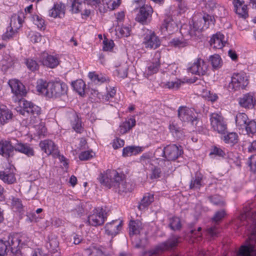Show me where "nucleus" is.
I'll list each match as a JSON object with an SVG mask.
<instances>
[{
    "instance_id": "nucleus-1",
    "label": "nucleus",
    "mask_w": 256,
    "mask_h": 256,
    "mask_svg": "<svg viewBox=\"0 0 256 256\" xmlns=\"http://www.w3.org/2000/svg\"><path fill=\"white\" fill-rule=\"evenodd\" d=\"M8 84L11 88L12 92L19 100V106L16 108V110L23 116L32 114L34 116H38L40 113V108L22 98L26 94L24 86L18 80L14 79L8 82Z\"/></svg>"
},
{
    "instance_id": "nucleus-2",
    "label": "nucleus",
    "mask_w": 256,
    "mask_h": 256,
    "mask_svg": "<svg viewBox=\"0 0 256 256\" xmlns=\"http://www.w3.org/2000/svg\"><path fill=\"white\" fill-rule=\"evenodd\" d=\"M99 181L108 188H112L120 194L126 193L132 190V184L126 180V176L116 170H108L105 174H101Z\"/></svg>"
},
{
    "instance_id": "nucleus-3",
    "label": "nucleus",
    "mask_w": 256,
    "mask_h": 256,
    "mask_svg": "<svg viewBox=\"0 0 256 256\" xmlns=\"http://www.w3.org/2000/svg\"><path fill=\"white\" fill-rule=\"evenodd\" d=\"M37 91L48 98H59L66 93V84L61 81L46 82L42 80L38 81Z\"/></svg>"
},
{
    "instance_id": "nucleus-4",
    "label": "nucleus",
    "mask_w": 256,
    "mask_h": 256,
    "mask_svg": "<svg viewBox=\"0 0 256 256\" xmlns=\"http://www.w3.org/2000/svg\"><path fill=\"white\" fill-rule=\"evenodd\" d=\"M14 150L23 153L28 156L34 155V151L26 144H22L18 140H2L0 141V154L4 157L9 158L14 154Z\"/></svg>"
},
{
    "instance_id": "nucleus-5",
    "label": "nucleus",
    "mask_w": 256,
    "mask_h": 256,
    "mask_svg": "<svg viewBox=\"0 0 256 256\" xmlns=\"http://www.w3.org/2000/svg\"><path fill=\"white\" fill-rule=\"evenodd\" d=\"M210 120L212 130L220 134H224L227 130V124L220 114L214 112L210 114Z\"/></svg>"
},
{
    "instance_id": "nucleus-6",
    "label": "nucleus",
    "mask_w": 256,
    "mask_h": 256,
    "mask_svg": "<svg viewBox=\"0 0 256 256\" xmlns=\"http://www.w3.org/2000/svg\"><path fill=\"white\" fill-rule=\"evenodd\" d=\"M178 117L181 121L190 122L194 126H196L199 122L194 109L186 106H182L178 108Z\"/></svg>"
},
{
    "instance_id": "nucleus-7",
    "label": "nucleus",
    "mask_w": 256,
    "mask_h": 256,
    "mask_svg": "<svg viewBox=\"0 0 256 256\" xmlns=\"http://www.w3.org/2000/svg\"><path fill=\"white\" fill-rule=\"evenodd\" d=\"M188 72L199 76H208L210 70L208 64L202 58H198L188 68Z\"/></svg>"
},
{
    "instance_id": "nucleus-8",
    "label": "nucleus",
    "mask_w": 256,
    "mask_h": 256,
    "mask_svg": "<svg viewBox=\"0 0 256 256\" xmlns=\"http://www.w3.org/2000/svg\"><path fill=\"white\" fill-rule=\"evenodd\" d=\"M248 84V80L244 75L239 74H234L228 85V89L230 92L236 91L244 88Z\"/></svg>"
},
{
    "instance_id": "nucleus-9",
    "label": "nucleus",
    "mask_w": 256,
    "mask_h": 256,
    "mask_svg": "<svg viewBox=\"0 0 256 256\" xmlns=\"http://www.w3.org/2000/svg\"><path fill=\"white\" fill-rule=\"evenodd\" d=\"M104 214L106 213L102 208H95L93 210V214L88 216V222L90 225L94 226L102 225L106 218Z\"/></svg>"
},
{
    "instance_id": "nucleus-10",
    "label": "nucleus",
    "mask_w": 256,
    "mask_h": 256,
    "mask_svg": "<svg viewBox=\"0 0 256 256\" xmlns=\"http://www.w3.org/2000/svg\"><path fill=\"white\" fill-rule=\"evenodd\" d=\"M178 30V26L172 16L170 15L166 16L160 28L162 34L164 36L170 35L177 31Z\"/></svg>"
},
{
    "instance_id": "nucleus-11",
    "label": "nucleus",
    "mask_w": 256,
    "mask_h": 256,
    "mask_svg": "<svg viewBox=\"0 0 256 256\" xmlns=\"http://www.w3.org/2000/svg\"><path fill=\"white\" fill-rule=\"evenodd\" d=\"M214 16L209 14H204L194 22L193 28L196 31L201 32L208 28L210 25H214Z\"/></svg>"
},
{
    "instance_id": "nucleus-12",
    "label": "nucleus",
    "mask_w": 256,
    "mask_h": 256,
    "mask_svg": "<svg viewBox=\"0 0 256 256\" xmlns=\"http://www.w3.org/2000/svg\"><path fill=\"white\" fill-rule=\"evenodd\" d=\"M66 122L70 124L74 131L78 133H82L83 130L82 121L76 112L72 110L67 113Z\"/></svg>"
},
{
    "instance_id": "nucleus-13",
    "label": "nucleus",
    "mask_w": 256,
    "mask_h": 256,
    "mask_svg": "<svg viewBox=\"0 0 256 256\" xmlns=\"http://www.w3.org/2000/svg\"><path fill=\"white\" fill-rule=\"evenodd\" d=\"M145 34V48L156 49L160 46L161 42L154 31L148 29Z\"/></svg>"
},
{
    "instance_id": "nucleus-14",
    "label": "nucleus",
    "mask_w": 256,
    "mask_h": 256,
    "mask_svg": "<svg viewBox=\"0 0 256 256\" xmlns=\"http://www.w3.org/2000/svg\"><path fill=\"white\" fill-rule=\"evenodd\" d=\"M133 10L135 14L134 20L136 22L144 24V2L143 0H134Z\"/></svg>"
},
{
    "instance_id": "nucleus-15",
    "label": "nucleus",
    "mask_w": 256,
    "mask_h": 256,
    "mask_svg": "<svg viewBox=\"0 0 256 256\" xmlns=\"http://www.w3.org/2000/svg\"><path fill=\"white\" fill-rule=\"evenodd\" d=\"M21 240L20 235L18 234H10L8 236L6 242L11 253L16 254L20 252Z\"/></svg>"
},
{
    "instance_id": "nucleus-16",
    "label": "nucleus",
    "mask_w": 256,
    "mask_h": 256,
    "mask_svg": "<svg viewBox=\"0 0 256 256\" xmlns=\"http://www.w3.org/2000/svg\"><path fill=\"white\" fill-rule=\"evenodd\" d=\"M182 153L181 146L178 147L176 144L168 146L164 149V154L168 160H174Z\"/></svg>"
},
{
    "instance_id": "nucleus-17",
    "label": "nucleus",
    "mask_w": 256,
    "mask_h": 256,
    "mask_svg": "<svg viewBox=\"0 0 256 256\" xmlns=\"http://www.w3.org/2000/svg\"><path fill=\"white\" fill-rule=\"evenodd\" d=\"M178 243V238L176 236H173L158 246L153 254H156L160 252L170 250L176 247Z\"/></svg>"
},
{
    "instance_id": "nucleus-18",
    "label": "nucleus",
    "mask_w": 256,
    "mask_h": 256,
    "mask_svg": "<svg viewBox=\"0 0 256 256\" xmlns=\"http://www.w3.org/2000/svg\"><path fill=\"white\" fill-rule=\"evenodd\" d=\"M39 146L42 150L48 155L56 156L58 154L57 147L52 140H46L41 141Z\"/></svg>"
},
{
    "instance_id": "nucleus-19",
    "label": "nucleus",
    "mask_w": 256,
    "mask_h": 256,
    "mask_svg": "<svg viewBox=\"0 0 256 256\" xmlns=\"http://www.w3.org/2000/svg\"><path fill=\"white\" fill-rule=\"evenodd\" d=\"M238 103L242 108H252L256 103V100L252 94L248 93L239 98Z\"/></svg>"
},
{
    "instance_id": "nucleus-20",
    "label": "nucleus",
    "mask_w": 256,
    "mask_h": 256,
    "mask_svg": "<svg viewBox=\"0 0 256 256\" xmlns=\"http://www.w3.org/2000/svg\"><path fill=\"white\" fill-rule=\"evenodd\" d=\"M224 36L220 32L213 34L210 40V45L214 49L222 48L226 44Z\"/></svg>"
},
{
    "instance_id": "nucleus-21",
    "label": "nucleus",
    "mask_w": 256,
    "mask_h": 256,
    "mask_svg": "<svg viewBox=\"0 0 256 256\" xmlns=\"http://www.w3.org/2000/svg\"><path fill=\"white\" fill-rule=\"evenodd\" d=\"M66 6L64 4L60 2L55 4L52 9L49 10L48 14L54 18H62L65 14Z\"/></svg>"
},
{
    "instance_id": "nucleus-22",
    "label": "nucleus",
    "mask_w": 256,
    "mask_h": 256,
    "mask_svg": "<svg viewBox=\"0 0 256 256\" xmlns=\"http://www.w3.org/2000/svg\"><path fill=\"white\" fill-rule=\"evenodd\" d=\"M121 227V222L118 220H112L106 224L105 226L106 234L109 236H114L118 234Z\"/></svg>"
},
{
    "instance_id": "nucleus-23",
    "label": "nucleus",
    "mask_w": 256,
    "mask_h": 256,
    "mask_svg": "<svg viewBox=\"0 0 256 256\" xmlns=\"http://www.w3.org/2000/svg\"><path fill=\"white\" fill-rule=\"evenodd\" d=\"M0 179L8 184H14L16 180V178L13 170L7 168L4 170L0 171Z\"/></svg>"
},
{
    "instance_id": "nucleus-24",
    "label": "nucleus",
    "mask_w": 256,
    "mask_h": 256,
    "mask_svg": "<svg viewBox=\"0 0 256 256\" xmlns=\"http://www.w3.org/2000/svg\"><path fill=\"white\" fill-rule=\"evenodd\" d=\"M40 62L44 66L52 68L56 67L59 64V61L56 57L47 54H43Z\"/></svg>"
},
{
    "instance_id": "nucleus-25",
    "label": "nucleus",
    "mask_w": 256,
    "mask_h": 256,
    "mask_svg": "<svg viewBox=\"0 0 256 256\" xmlns=\"http://www.w3.org/2000/svg\"><path fill=\"white\" fill-rule=\"evenodd\" d=\"M142 218H137L136 220L130 221L129 234L130 236L140 234V230H142Z\"/></svg>"
},
{
    "instance_id": "nucleus-26",
    "label": "nucleus",
    "mask_w": 256,
    "mask_h": 256,
    "mask_svg": "<svg viewBox=\"0 0 256 256\" xmlns=\"http://www.w3.org/2000/svg\"><path fill=\"white\" fill-rule=\"evenodd\" d=\"M156 58L149 66H148V75H152L156 73L160 66V54L157 51L155 54Z\"/></svg>"
},
{
    "instance_id": "nucleus-27",
    "label": "nucleus",
    "mask_w": 256,
    "mask_h": 256,
    "mask_svg": "<svg viewBox=\"0 0 256 256\" xmlns=\"http://www.w3.org/2000/svg\"><path fill=\"white\" fill-rule=\"evenodd\" d=\"M232 3L234 5L236 12L240 16L246 18L248 16L246 6L244 4L239 0H234Z\"/></svg>"
},
{
    "instance_id": "nucleus-28",
    "label": "nucleus",
    "mask_w": 256,
    "mask_h": 256,
    "mask_svg": "<svg viewBox=\"0 0 256 256\" xmlns=\"http://www.w3.org/2000/svg\"><path fill=\"white\" fill-rule=\"evenodd\" d=\"M238 256H256V250L253 244L242 246L240 249Z\"/></svg>"
},
{
    "instance_id": "nucleus-29",
    "label": "nucleus",
    "mask_w": 256,
    "mask_h": 256,
    "mask_svg": "<svg viewBox=\"0 0 256 256\" xmlns=\"http://www.w3.org/2000/svg\"><path fill=\"white\" fill-rule=\"evenodd\" d=\"M58 245L59 242L56 237L53 236H48V242L46 244V248L50 252L53 254L58 252Z\"/></svg>"
},
{
    "instance_id": "nucleus-30",
    "label": "nucleus",
    "mask_w": 256,
    "mask_h": 256,
    "mask_svg": "<svg viewBox=\"0 0 256 256\" xmlns=\"http://www.w3.org/2000/svg\"><path fill=\"white\" fill-rule=\"evenodd\" d=\"M248 118L244 113L238 114L235 118L236 124L237 127L240 129L244 128L248 121Z\"/></svg>"
},
{
    "instance_id": "nucleus-31",
    "label": "nucleus",
    "mask_w": 256,
    "mask_h": 256,
    "mask_svg": "<svg viewBox=\"0 0 256 256\" xmlns=\"http://www.w3.org/2000/svg\"><path fill=\"white\" fill-rule=\"evenodd\" d=\"M136 124V120L133 118H130L122 124L119 128L120 132L124 134L130 130Z\"/></svg>"
},
{
    "instance_id": "nucleus-32",
    "label": "nucleus",
    "mask_w": 256,
    "mask_h": 256,
    "mask_svg": "<svg viewBox=\"0 0 256 256\" xmlns=\"http://www.w3.org/2000/svg\"><path fill=\"white\" fill-rule=\"evenodd\" d=\"M24 18V14L22 12L14 14L11 17L10 26L13 25L14 28H19L22 26Z\"/></svg>"
},
{
    "instance_id": "nucleus-33",
    "label": "nucleus",
    "mask_w": 256,
    "mask_h": 256,
    "mask_svg": "<svg viewBox=\"0 0 256 256\" xmlns=\"http://www.w3.org/2000/svg\"><path fill=\"white\" fill-rule=\"evenodd\" d=\"M12 114L7 108H0V122L2 124L6 123L12 118Z\"/></svg>"
},
{
    "instance_id": "nucleus-34",
    "label": "nucleus",
    "mask_w": 256,
    "mask_h": 256,
    "mask_svg": "<svg viewBox=\"0 0 256 256\" xmlns=\"http://www.w3.org/2000/svg\"><path fill=\"white\" fill-rule=\"evenodd\" d=\"M72 86L80 95L82 96L84 94L86 84L82 80H79L72 82Z\"/></svg>"
},
{
    "instance_id": "nucleus-35",
    "label": "nucleus",
    "mask_w": 256,
    "mask_h": 256,
    "mask_svg": "<svg viewBox=\"0 0 256 256\" xmlns=\"http://www.w3.org/2000/svg\"><path fill=\"white\" fill-rule=\"evenodd\" d=\"M70 204L72 210L76 212L78 216H80L84 212V209L82 208V203L80 201H73Z\"/></svg>"
},
{
    "instance_id": "nucleus-36",
    "label": "nucleus",
    "mask_w": 256,
    "mask_h": 256,
    "mask_svg": "<svg viewBox=\"0 0 256 256\" xmlns=\"http://www.w3.org/2000/svg\"><path fill=\"white\" fill-rule=\"evenodd\" d=\"M238 135L236 132H230L224 136V140L226 144L233 146L238 142Z\"/></svg>"
},
{
    "instance_id": "nucleus-37",
    "label": "nucleus",
    "mask_w": 256,
    "mask_h": 256,
    "mask_svg": "<svg viewBox=\"0 0 256 256\" xmlns=\"http://www.w3.org/2000/svg\"><path fill=\"white\" fill-rule=\"evenodd\" d=\"M71 10L72 13L77 14L82 11L83 8H86L83 2H78L77 0H71Z\"/></svg>"
},
{
    "instance_id": "nucleus-38",
    "label": "nucleus",
    "mask_w": 256,
    "mask_h": 256,
    "mask_svg": "<svg viewBox=\"0 0 256 256\" xmlns=\"http://www.w3.org/2000/svg\"><path fill=\"white\" fill-rule=\"evenodd\" d=\"M170 44L175 48H181L186 46L188 45L187 42L184 38H174L170 42Z\"/></svg>"
},
{
    "instance_id": "nucleus-39",
    "label": "nucleus",
    "mask_w": 256,
    "mask_h": 256,
    "mask_svg": "<svg viewBox=\"0 0 256 256\" xmlns=\"http://www.w3.org/2000/svg\"><path fill=\"white\" fill-rule=\"evenodd\" d=\"M169 129L172 135L178 138H181L183 136V132L181 128L178 127L176 124H172L170 125Z\"/></svg>"
},
{
    "instance_id": "nucleus-40",
    "label": "nucleus",
    "mask_w": 256,
    "mask_h": 256,
    "mask_svg": "<svg viewBox=\"0 0 256 256\" xmlns=\"http://www.w3.org/2000/svg\"><path fill=\"white\" fill-rule=\"evenodd\" d=\"M170 226L174 230H180L182 227L180 218L173 217L170 220Z\"/></svg>"
},
{
    "instance_id": "nucleus-41",
    "label": "nucleus",
    "mask_w": 256,
    "mask_h": 256,
    "mask_svg": "<svg viewBox=\"0 0 256 256\" xmlns=\"http://www.w3.org/2000/svg\"><path fill=\"white\" fill-rule=\"evenodd\" d=\"M12 206L14 211L21 212L23 210V206L20 199L12 198Z\"/></svg>"
},
{
    "instance_id": "nucleus-42",
    "label": "nucleus",
    "mask_w": 256,
    "mask_h": 256,
    "mask_svg": "<svg viewBox=\"0 0 256 256\" xmlns=\"http://www.w3.org/2000/svg\"><path fill=\"white\" fill-rule=\"evenodd\" d=\"M202 96L208 101L214 102L218 98V96L216 94L211 92L210 90H204L202 92Z\"/></svg>"
},
{
    "instance_id": "nucleus-43",
    "label": "nucleus",
    "mask_w": 256,
    "mask_h": 256,
    "mask_svg": "<svg viewBox=\"0 0 256 256\" xmlns=\"http://www.w3.org/2000/svg\"><path fill=\"white\" fill-rule=\"evenodd\" d=\"M202 178L200 175L198 176L194 180H192L190 188V189L198 190L200 189L202 186Z\"/></svg>"
},
{
    "instance_id": "nucleus-44",
    "label": "nucleus",
    "mask_w": 256,
    "mask_h": 256,
    "mask_svg": "<svg viewBox=\"0 0 256 256\" xmlns=\"http://www.w3.org/2000/svg\"><path fill=\"white\" fill-rule=\"evenodd\" d=\"M128 66L126 64L120 66L116 70L118 76L121 78H124L128 76Z\"/></svg>"
},
{
    "instance_id": "nucleus-45",
    "label": "nucleus",
    "mask_w": 256,
    "mask_h": 256,
    "mask_svg": "<svg viewBox=\"0 0 256 256\" xmlns=\"http://www.w3.org/2000/svg\"><path fill=\"white\" fill-rule=\"evenodd\" d=\"M211 64L214 68H218L222 65V60L218 54H214L210 57Z\"/></svg>"
},
{
    "instance_id": "nucleus-46",
    "label": "nucleus",
    "mask_w": 256,
    "mask_h": 256,
    "mask_svg": "<svg viewBox=\"0 0 256 256\" xmlns=\"http://www.w3.org/2000/svg\"><path fill=\"white\" fill-rule=\"evenodd\" d=\"M10 252L6 240H0V256H4Z\"/></svg>"
},
{
    "instance_id": "nucleus-47",
    "label": "nucleus",
    "mask_w": 256,
    "mask_h": 256,
    "mask_svg": "<svg viewBox=\"0 0 256 256\" xmlns=\"http://www.w3.org/2000/svg\"><path fill=\"white\" fill-rule=\"evenodd\" d=\"M244 128H246L248 134H254L256 133V122L254 120L248 121L246 126Z\"/></svg>"
},
{
    "instance_id": "nucleus-48",
    "label": "nucleus",
    "mask_w": 256,
    "mask_h": 256,
    "mask_svg": "<svg viewBox=\"0 0 256 256\" xmlns=\"http://www.w3.org/2000/svg\"><path fill=\"white\" fill-rule=\"evenodd\" d=\"M182 82L180 80H176V81L168 82L165 83L164 85L166 88L169 89H178L180 86Z\"/></svg>"
},
{
    "instance_id": "nucleus-49",
    "label": "nucleus",
    "mask_w": 256,
    "mask_h": 256,
    "mask_svg": "<svg viewBox=\"0 0 256 256\" xmlns=\"http://www.w3.org/2000/svg\"><path fill=\"white\" fill-rule=\"evenodd\" d=\"M26 64L28 68L32 71L36 70L38 68V64L37 62L32 59H27Z\"/></svg>"
},
{
    "instance_id": "nucleus-50",
    "label": "nucleus",
    "mask_w": 256,
    "mask_h": 256,
    "mask_svg": "<svg viewBox=\"0 0 256 256\" xmlns=\"http://www.w3.org/2000/svg\"><path fill=\"white\" fill-rule=\"evenodd\" d=\"M152 12L153 10L150 6H145V24L150 22Z\"/></svg>"
},
{
    "instance_id": "nucleus-51",
    "label": "nucleus",
    "mask_w": 256,
    "mask_h": 256,
    "mask_svg": "<svg viewBox=\"0 0 256 256\" xmlns=\"http://www.w3.org/2000/svg\"><path fill=\"white\" fill-rule=\"evenodd\" d=\"M34 22L40 30L44 29V21L39 16H36L34 17Z\"/></svg>"
},
{
    "instance_id": "nucleus-52",
    "label": "nucleus",
    "mask_w": 256,
    "mask_h": 256,
    "mask_svg": "<svg viewBox=\"0 0 256 256\" xmlns=\"http://www.w3.org/2000/svg\"><path fill=\"white\" fill-rule=\"evenodd\" d=\"M209 198L210 202L214 204L217 206H223L224 204V202L219 196H210Z\"/></svg>"
},
{
    "instance_id": "nucleus-53",
    "label": "nucleus",
    "mask_w": 256,
    "mask_h": 256,
    "mask_svg": "<svg viewBox=\"0 0 256 256\" xmlns=\"http://www.w3.org/2000/svg\"><path fill=\"white\" fill-rule=\"evenodd\" d=\"M92 151H84L82 152L79 155V158L81 160H87L90 158L92 157Z\"/></svg>"
},
{
    "instance_id": "nucleus-54",
    "label": "nucleus",
    "mask_w": 256,
    "mask_h": 256,
    "mask_svg": "<svg viewBox=\"0 0 256 256\" xmlns=\"http://www.w3.org/2000/svg\"><path fill=\"white\" fill-rule=\"evenodd\" d=\"M225 214L226 213L224 210L218 211L215 214L212 220L216 222H218L224 218Z\"/></svg>"
},
{
    "instance_id": "nucleus-55",
    "label": "nucleus",
    "mask_w": 256,
    "mask_h": 256,
    "mask_svg": "<svg viewBox=\"0 0 256 256\" xmlns=\"http://www.w3.org/2000/svg\"><path fill=\"white\" fill-rule=\"evenodd\" d=\"M103 48L102 49L104 51H108L111 50L114 46V43L113 40H110L108 41V40H104L103 41Z\"/></svg>"
},
{
    "instance_id": "nucleus-56",
    "label": "nucleus",
    "mask_w": 256,
    "mask_h": 256,
    "mask_svg": "<svg viewBox=\"0 0 256 256\" xmlns=\"http://www.w3.org/2000/svg\"><path fill=\"white\" fill-rule=\"evenodd\" d=\"M82 236L76 234H73L70 236V241H72L75 244H79L82 240Z\"/></svg>"
},
{
    "instance_id": "nucleus-57",
    "label": "nucleus",
    "mask_w": 256,
    "mask_h": 256,
    "mask_svg": "<svg viewBox=\"0 0 256 256\" xmlns=\"http://www.w3.org/2000/svg\"><path fill=\"white\" fill-rule=\"evenodd\" d=\"M124 142L123 140L116 138L114 140L112 143V146L114 149L122 147L124 146Z\"/></svg>"
},
{
    "instance_id": "nucleus-58",
    "label": "nucleus",
    "mask_w": 256,
    "mask_h": 256,
    "mask_svg": "<svg viewBox=\"0 0 256 256\" xmlns=\"http://www.w3.org/2000/svg\"><path fill=\"white\" fill-rule=\"evenodd\" d=\"M206 8L208 10H212L216 7V3L213 0H208L204 3Z\"/></svg>"
},
{
    "instance_id": "nucleus-59",
    "label": "nucleus",
    "mask_w": 256,
    "mask_h": 256,
    "mask_svg": "<svg viewBox=\"0 0 256 256\" xmlns=\"http://www.w3.org/2000/svg\"><path fill=\"white\" fill-rule=\"evenodd\" d=\"M119 32L122 36L127 37L130 35V29L128 27L124 26L120 28Z\"/></svg>"
},
{
    "instance_id": "nucleus-60",
    "label": "nucleus",
    "mask_w": 256,
    "mask_h": 256,
    "mask_svg": "<svg viewBox=\"0 0 256 256\" xmlns=\"http://www.w3.org/2000/svg\"><path fill=\"white\" fill-rule=\"evenodd\" d=\"M132 242L134 247L136 248H143L144 247L142 238H136Z\"/></svg>"
},
{
    "instance_id": "nucleus-61",
    "label": "nucleus",
    "mask_w": 256,
    "mask_h": 256,
    "mask_svg": "<svg viewBox=\"0 0 256 256\" xmlns=\"http://www.w3.org/2000/svg\"><path fill=\"white\" fill-rule=\"evenodd\" d=\"M121 3V0H112L111 3L109 4L108 8L110 10H114L118 8Z\"/></svg>"
},
{
    "instance_id": "nucleus-62",
    "label": "nucleus",
    "mask_w": 256,
    "mask_h": 256,
    "mask_svg": "<svg viewBox=\"0 0 256 256\" xmlns=\"http://www.w3.org/2000/svg\"><path fill=\"white\" fill-rule=\"evenodd\" d=\"M116 94V90L114 88H110V90H108V93L104 96V99L106 101L110 100V98H112Z\"/></svg>"
},
{
    "instance_id": "nucleus-63",
    "label": "nucleus",
    "mask_w": 256,
    "mask_h": 256,
    "mask_svg": "<svg viewBox=\"0 0 256 256\" xmlns=\"http://www.w3.org/2000/svg\"><path fill=\"white\" fill-rule=\"evenodd\" d=\"M161 172L160 168H154V169L152 170V173L150 174V178H158L160 176Z\"/></svg>"
},
{
    "instance_id": "nucleus-64",
    "label": "nucleus",
    "mask_w": 256,
    "mask_h": 256,
    "mask_svg": "<svg viewBox=\"0 0 256 256\" xmlns=\"http://www.w3.org/2000/svg\"><path fill=\"white\" fill-rule=\"evenodd\" d=\"M132 146H128L124 148L122 150V156H129L132 155Z\"/></svg>"
}]
</instances>
